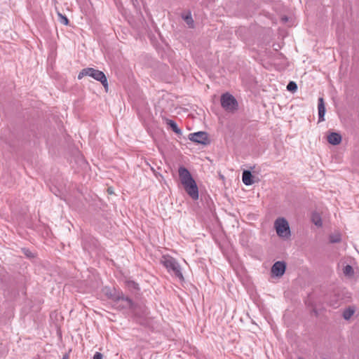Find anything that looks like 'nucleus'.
I'll list each match as a JSON object with an SVG mask.
<instances>
[{
  "mask_svg": "<svg viewBox=\"0 0 359 359\" xmlns=\"http://www.w3.org/2000/svg\"><path fill=\"white\" fill-rule=\"evenodd\" d=\"M343 273H344V276H348V277H351L353 276L354 271H353V267L351 265L347 264L344 267Z\"/></svg>",
  "mask_w": 359,
  "mask_h": 359,
  "instance_id": "nucleus-15",
  "label": "nucleus"
},
{
  "mask_svg": "<svg viewBox=\"0 0 359 359\" xmlns=\"http://www.w3.org/2000/svg\"><path fill=\"white\" fill-rule=\"evenodd\" d=\"M329 239L331 243H337L341 241V236L339 234L330 235Z\"/></svg>",
  "mask_w": 359,
  "mask_h": 359,
  "instance_id": "nucleus-18",
  "label": "nucleus"
},
{
  "mask_svg": "<svg viewBox=\"0 0 359 359\" xmlns=\"http://www.w3.org/2000/svg\"><path fill=\"white\" fill-rule=\"evenodd\" d=\"M221 105L228 111H234L238 109V102L231 94L226 93L221 96Z\"/></svg>",
  "mask_w": 359,
  "mask_h": 359,
  "instance_id": "nucleus-4",
  "label": "nucleus"
},
{
  "mask_svg": "<svg viewBox=\"0 0 359 359\" xmlns=\"http://www.w3.org/2000/svg\"><path fill=\"white\" fill-rule=\"evenodd\" d=\"M109 298L111 299L116 306L121 309H133L134 303L131 299L126 297L122 292H107Z\"/></svg>",
  "mask_w": 359,
  "mask_h": 359,
  "instance_id": "nucleus-2",
  "label": "nucleus"
},
{
  "mask_svg": "<svg viewBox=\"0 0 359 359\" xmlns=\"http://www.w3.org/2000/svg\"><path fill=\"white\" fill-rule=\"evenodd\" d=\"M62 359H67V356H64Z\"/></svg>",
  "mask_w": 359,
  "mask_h": 359,
  "instance_id": "nucleus-27",
  "label": "nucleus"
},
{
  "mask_svg": "<svg viewBox=\"0 0 359 359\" xmlns=\"http://www.w3.org/2000/svg\"><path fill=\"white\" fill-rule=\"evenodd\" d=\"M318 121H323L325 120L324 116L325 114V107L324 99L323 97L318 98Z\"/></svg>",
  "mask_w": 359,
  "mask_h": 359,
  "instance_id": "nucleus-10",
  "label": "nucleus"
},
{
  "mask_svg": "<svg viewBox=\"0 0 359 359\" xmlns=\"http://www.w3.org/2000/svg\"><path fill=\"white\" fill-rule=\"evenodd\" d=\"M127 285L129 287H132L134 289H138V285L134 281H128Z\"/></svg>",
  "mask_w": 359,
  "mask_h": 359,
  "instance_id": "nucleus-22",
  "label": "nucleus"
},
{
  "mask_svg": "<svg viewBox=\"0 0 359 359\" xmlns=\"http://www.w3.org/2000/svg\"><path fill=\"white\" fill-rule=\"evenodd\" d=\"M93 359H102V354L99 352H96L93 356Z\"/></svg>",
  "mask_w": 359,
  "mask_h": 359,
  "instance_id": "nucleus-23",
  "label": "nucleus"
},
{
  "mask_svg": "<svg viewBox=\"0 0 359 359\" xmlns=\"http://www.w3.org/2000/svg\"><path fill=\"white\" fill-rule=\"evenodd\" d=\"M313 222H314V224H315L316 226H322V222H321L320 218H319V217L318 218V219H317V220H315V219H313Z\"/></svg>",
  "mask_w": 359,
  "mask_h": 359,
  "instance_id": "nucleus-24",
  "label": "nucleus"
},
{
  "mask_svg": "<svg viewBox=\"0 0 359 359\" xmlns=\"http://www.w3.org/2000/svg\"><path fill=\"white\" fill-rule=\"evenodd\" d=\"M22 252L24 253V255L27 257H33L34 255L32 254V252L29 250V249H27V248H22Z\"/></svg>",
  "mask_w": 359,
  "mask_h": 359,
  "instance_id": "nucleus-21",
  "label": "nucleus"
},
{
  "mask_svg": "<svg viewBox=\"0 0 359 359\" xmlns=\"http://www.w3.org/2000/svg\"><path fill=\"white\" fill-rule=\"evenodd\" d=\"M327 142L332 145H338L341 142V136L338 133L332 132L328 135Z\"/></svg>",
  "mask_w": 359,
  "mask_h": 359,
  "instance_id": "nucleus-11",
  "label": "nucleus"
},
{
  "mask_svg": "<svg viewBox=\"0 0 359 359\" xmlns=\"http://www.w3.org/2000/svg\"><path fill=\"white\" fill-rule=\"evenodd\" d=\"M286 264L284 262H276L271 267V273L277 276L281 277L285 272Z\"/></svg>",
  "mask_w": 359,
  "mask_h": 359,
  "instance_id": "nucleus-8",
  "label": "nucleus"
},
{
  "mask_svg": "<svg viewBox=\"0 0 359 359\" xmlns=\"http://www.w3.org/2000/svg\"><path fill=\"white\" fill-rule=\"evenodd\" d=\"M88 76L93 78L95 80L100 81L105 90H108L107 79L103 72L94 68L88 67Z\"/></svg>",
  "mask_w": 359,
  "mask_h": 359,
  "instance_id": "nucleus-6",
  "label": "nucleus"
},
{
  "mask_svg": "<svg viewBox=\"0 0 359 359\" xmlns=\"http://www.w3.org/2000/svg\"><path fill=\"white\" fill-rule=\"evenodd\" d=\"M161 262L168 270V271L172 273L177 277H180L178 263L173 257L169 255H164L162 257Z\"/></svg>",
  "mask_w": 359,
  "mask_h": 359,
  "instance_id": "nucleus-5",
  "label": "nucleus"
},
{
  "mask_svg": "<svg viewBox=\"0 0 359 359\" xmlns=\"http://www.w3.org/2000/svg\"><path fill=\"white\" fill-rule=\"evenodd\" d=\"M181 186L184 192L194 201L199 198L198 184L191 172L184 167L181 166Z\"/></svg>",
  "mask_w": 359,
  "mask_h": 359,
  "instance_id": "nucleus-1",
  "label": "nucleus"
},
{
  "mask_svg": "<svg viewBox=\"0 0 359 359\" xmlns=\"http://www.w3.org/2000/svg\"><path fill=\"white\" fill-rule=\"evenodd\" d=\"M354 313L355 309L353 307L349 306L344 311L342 316L345 320H348L354 314Z\"/></svg>",
  "mask_w": 359,
  "mask_h": 359,
  "instance_id": "nucleus-13",
  "label": "nucleus"
},
{
  "mask_svg": "<svg viewBox=\"0 0 359 359\" xmlns=\"http://www.w3.org/2000/svg\"><path fill=\"white\" fill-rule=\"evenodd\" d=\"M327 304L333 308L338 307L339 306V298L334 296L333 299H330L327 302Z\"/></svg>",
  "mask_w": 359,
  "mask_h": 359,
  "instance_id": "nucleus-16",
  "label": "nucleus"
},
{
  "mask_svg": "<svg viewBox=\"0 0 359 359\" xmlns=\"http://www.w3.org/2000/svg\"><path fill=\"white\" fill-rule=\"evenodd\" d=\"M253 175L250 170H244L242 174V180L244 184L247 186L252 185L254 183Z\"/></svg>",
  "mask_w": 359,
  "mask_h": 359,
  "instance_id": "nucleus-12",
  "label": "nucleus"
},
{
  "mask_svg": "<svg viewBox=\"0 0 359 359\" xmlns=\"http://www.w3.org/2000/svg\"><path fill=\"white\" fill-rule=\"evenodd\" d=\"M287 90L292 93H294L297 90V85L294 81H290L287 86Z\"/></svg>",
  "mask_w": 359,
  "mask_h": 359,
  "instance_id": "nucleus-17",
  "label": "nucleus"
},
{
  "mask_svg": "<svg viewBox=\"0 0 359 359\" xmlns=\"http://www.w3.org/2000/svg\"><path fill=\"white\" fill-rule=\"evenodd\" d=\"M274 227L279 237L288 238L290 236L289 224L285 218H277L274 222Z\"/></svg>",
  "mask_w": 359,
  "mask_h": 359,
  "instance_id": "nucleus-3",
  "label": "nucleus"
},
{
  "mask_svg": "<svg viewBox=\"0 0 359 359\" xmlns=\"http://www.w3.org/2000/svg\"><path fill=\"white\" fill-rule=\"evenodd\" d=\"M189 139L194 142L201 144L203 145H208L210 144L208 134L206 132L199 131L189 135Z\"/></svg>",
  "mask_w": 359,
  "mask_h": 359,
  "instance_id": "nucleus-7",
  "label": "nucleus"
},
{
  "mask_svg": "<svg viewBox=\"0 0 359 359\" xmlns=\"http://www.w3.org/2000/svg\"><path fill=\"white\" fill-rule=\"evenodd\" d=\"M180 278H181V281H182L184 279L182 273H181Z\"/></svg>",
  "mask_w": 359,
  "mask_h": 359,
  "instance_id": "nucleus-26",
  "label": "nucleus"
},
{
  "mask_svg": "<svg viewBox=\"0 0 359 359\" xmlns=\"http://www.w3.org/2000/svg\"><path fill=\"white\" fill-rule=\"evenodd\" d=\"M88 68L83 69L78 75V79H81L83 76H88Z\"/></svg>",
  "mask_w": 359,
  "mask_h": 359,
  "instance_id": "nucleus-19",
  "label": "nucleus"
},
{
  "mask_svg": "<svg viewBox=\"0 0 359 359\" xmlns=\"http://www.w3.org/2000/svg\"><path fill=\"white\" fill-rule=\"evenodd\" d=\"M165 122L167 125L169 126L175 133H180V128H178L177 124L174 121L170 119H165Z\"/></svg>",
  "mask_w": 359,
  "mask_h": 359,
  "instance_id": "nucleus-14",
  "label": "nucleus"
},
{
  "mask_svg": "<svg viewBox=\"0 0 359 359\" xmlns=\"http://www.w3.org/2000/svg\"><path fill=\"white\" fill-rule=\"evenodd\" d=\"M283 20L287 21V17L283 18Z\"/></svg>",
  "mask_w": 359,
  "mask_h": 359,
  "instance_id": "nucleus-25",
  "label": "nucleus"
},
{
  "mask_svg": "<svg viewBox=\"0 0 359 359\" xmlns=\"http://www.w3.org/2000/svg\"><path fill=\"white\" fill-rule=\"evenodd\" d=\"M58 15H59V17L60 18V21L61 23H62V24H64L65 25H68L69 20L67 19V18L66 16L62 15L61 13H59Z\"/></svg>",
  "mask_w": 359,
  "mask_h": 359,
  "instance_id": "nucleus-20",
  "label": "nucleus"
},
{
  "mask_svg": "<svg viewBox=\"0 0 359 359\" xmlns=\"http://www.w3.org/2000/svg\"><path fill=\"white\" fill-rule=\"evenodd\" d=\"M181 18L185 22L188 28L194 29L195 27V22L190 11L181 13Z\"/></svg>",
  "mask_w": 359,
  "mask_h": 359,
  "instance_id": "nucleus-9",
  "label": "nucleus"
}]
</instances>
